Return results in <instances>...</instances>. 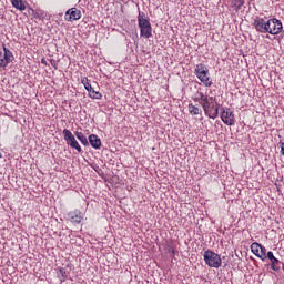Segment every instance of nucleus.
Listing matches in <instances>:
<instances>
[{"label": "nucleus", "mask_w": 284, "mask_h": 284, "mask_svg": "<svg viewBox=\"0 0 284 284\" xmlns=\"http://www.w3.org/2000/svg\"><path fill=\"white\" fill-rule=\"evenodd\" d=\"M138 26L140 28V37L144 39H150L152 37V23H150V18H145V16L139 12L138 16Z\"/></svg>", "instance_id": "obj_3"}, {"label": "nucleus", "mask_w": 284, "mask_h": 284, "mask_svg": "<svg viewBox=\"0 0 284 284\" xmlns=\"http://www.w3.org/2000/svg\"><path fill=\"white\" fill-rule=\"evenodd\" d=\"M65 21H79L81 19V10L77 8H71L65 12Z\"/></svg>", "instance_id": "obj_11"}, {"label": "nucleus", "mask_w": 284, "mask_h": 284, "mask_svg": "<svg viewBox=\"0 0 284 284\" xmlns=\"http://www.w3.org/2000/svg\"><path fill=\"white\" fill-rule=\"evenodd\" d=\"M89 143L94 148V150H99V148H101V139H99V135H89Z\"/></svg>", "instance_id": "obj_14"}, {"label": "nucleus", "mask_w": 284, "mask_h": 284, "mask_svg": "<svg viewBox=\"0 0 284 284\" xmlns=\"http://www.w3.org/2000/svg\"><path fill=\"white\" fill-rule=\"evenodd\" d=\"M203 258L207 267H214L215 270H219V267L223 265V260H221V255L212 250H206L203 254Z\"/></svg>", "instance_id": "obj_4"}, {"label": "nucleus", "mask_w": 284, "mask_h": 284, "mask_svg": "<svg viewBox=\"0 0 284 284\" xmlns=\"http://www.w3.org/2000/svg\"><path fill=\"white\" fill-rule=\"evenodd\" d=\"M283 32V22L276 18H271L266 23V34H281Z\"/></svg>", "instance_id": "obj_6"}, {"label": "nucleus", "mask_w": 284, "mask_h": 284, "mask_svg": "<svg viewBox=\"0 0 284 284\" xmlns=\"http://www.w3.org/2000/svg\"><path fill=\"white\" fill-rule=\"evenodd\" d=\"M234 6L236 10H241V8H243V0H234Z\"/></svg>", "instance_id": "obj_22"}, {"label": "nucleus", "mask_w": 284, "mask_h": 284, "mask_svg": "<svg viewBox=\"0 0 284 284\" xmlns=\"http://www.w3.org/2000/svg\"><path fill=\"white\" fill-rule=\"evenodd\" d=\"M58 278H60L61 283H65V281L68 278V272L65 271V268H63V267L59 268Z\"/></svg>", "instance_id": "obj_18"}, {"label": "nucleus", "mask_w": 284, "mask_h": 284, "mask_svg": "<svg viewBox=\"0 0 284 284\" xmlns=\"http://www.w3.org/2000/svg\"><path fill=\"white\" fill-rule=\"evenodd\" d=\"M260 250H261V244H260V243L254 242V243L251 244V252H252L255 256H257V258H258V256H260V254H258Z\"/></svg>", "instance_id": "obj_19"}, {"label": "nucleus", "mask_w": 284, "mask_h": 284, "mask_svg": "<svg viewBox=\"0 0 284 284\" xmlns=\"http://www.w3.org/2000/svg\"><path fill=\"white\" fill-rule=\"evenodd\" d=\"M11 6H13L16 10H20V12L26 10V2H23V0H11Z\"/></svg>", "instance_id": "obj_16"}, {"label": "nucleus", "mask_w": 284, "mask_h": 284, "mask_svg": "<svg viewBox=\"0 0 284 284\" xmlns=\"http://www.w3.org/2000/svg\"><path fill=\"white\" fill-rule=\"evenodd\" d=\"M267 21H268L267 18L257 17L254 19L253 26L257 32H261L262 34H266Z\"/></svg>", "instance_id": "obj_10"}, {"label": "nucleus", "mask_w": 284, "mask_h": 284, "mask_svg": "<svg viewBox=\"0 0 284 284\" xmlns=\"http://www.w3.org/2000/svg\"><path fill=\"white\" fill-rule=\"evenodd\" d=\"M74 135L80 141V143H82V145H89L88 138L85 136V134H83V132L77 131Z\"/></svg>", "instance_id": "obj_17"}, {"label": "nucleus", "mask_w": 284, "mask_h": 284, "mask_svg": "<svg viewBox=\"0 0 284 284\" xmlns=\"http://www.w3.org/2000/svg\"><path fill=\"white\" fill-rule=\"evenodd\" d=\"M51 65H53L55 68V70H57V61L51 60Z\"/></svg>", "instance_id": "obj_26"}, {"label": "nucleus", "mask_w": 284, "mask_h": 284, "mask_svg": "<svg viewBox=\"0 0 284 284\" xmlns=\"http://www.w3.org/2000/svg\"><path fill=\"white\" fill-rule=\"evenodd\" d=\"M221 121L224 125H236V116L234 115V111L230 108H223L221 113Z\"/></svg>", "instance_id": "obj_7"}, {"label": "nucleus", "mask_w": 284, "mask_h": 284, "mask_svg": "<svg viewBox=\"0 0 284 284\" xmlns=\"http://www.w3.org/2000/svg\"><path fill=\"white\" fill-rule=\"evenodd\" d=\"M68 220L71 223L79 224V223H81V221H83V212H81L79 210L71 211L68 213Z\"/></svg>", "instance_id": "obj_12"}, {"label": "nucleus", "mask_w": 284, "mask_h": 284, "mask_svg": "<svg viewBox=\"0 0 284 284\" xmlns=\"http://www.w3.org/2000/svg\"><path fill=\"white\" fill-rule=\"evenodd\" d=\"M202 108L204 110L205 116L209 119H217L219 110L221 109V104L216 101V97H210L203 104Z\"/></svg>", "instance_id": "obj_1"}, {"label": "nucleus", "mask_w": 284, "mask_h": 284, "mask_svg": "<svg viewBox=\"0 0 284 284\" xmlns=\"http://www.w3.org/2000/svg\"><path fill=\"white\" fill-rule=\"evenodd\" d=\"M271 270H273L274 272H278V270H281V261H278V258H274L271 260Z\"/></svg>", "instance_id": "obj_20"}, {"label": "nucleus", "mask_w": 284, "mask_h": 284, "mask_svg": "<svg viewBox=\"0 0 284 284\" xmlns=\"http://www.w3.org/2000/svg\"><path fill=\"white\" fill-rule=\"evenodd\" d=\"M194 74L205 85V88H212V78H210V69L203 63L196 64Z\"/></svg>", "instance_id": "obj_2"}, {"label": "nucleus", "mask_w": 284, "mask_h": 284, "mask_svg": "<svg viewBox=\"0 0 284 284\" xmlns=\"http://www.w3.org/2000/svg\"><path fill=\"white\" fill-rule=\"evenodd\" d=\"M281 154L284 156V142H281Z\"/></svg>", "instance_id": "obj_24"}, {"label": "nucleus", "mask_w": 284, "mask_h": 284, "mask_svg": "<svg viewBox=\"0 0 284 284\" xmlns=\"http://www.w3.org/2000/svg\"><path fill=\"white\" fill-rule=\"evenodd\" d=\"M41 63H42V65H48V61L45 60V58L41 59Z\"/></svg>", "instance_id": "obj_25"}, {"label": "nucleus", "mask_w": 284, "mask_h": 284, "mask_svg": "<svg viewBox=\"0 0 284 284\" xmlns=\"http://www.w3.org/2000/svg\"><path fill=\"white\" fill-rule=\"evenodd\" d=\"M14 55L6 45H3V52H0V68H7L9 63H12Z\"/></svg>", "instance_id": "obj_9"}, {"label": "nucleus", "mask_w": 284, "mask_h": 284, "mask_svg": "<svg viewBox=\"0 0 284 284\" xmlns=\"http://www.w3.org/2000/svg\"><path fill=\"white\" fill-rule=\"evenodd\" d=\"M266 258H268L270 261H274L276 257L274 256V253L272 251H268L266 254Z\"/></svg>", "instance_id": "obj_23"}, {"label": "nucleus", "mask_w": 284, "mask_h": 284, "mask_svg": "<svg viewBox=\"0 0 284 284\" xmlns=\"http://www.w3.org/2000/svg\"><path fill=\"white\" fill-rule=\"evenodd\" d=\"M189 114H191L192 116H199V114H202V110L201 108L194 105L193 103H190L189 106Z\"/></svg>", "instance_id": "obj_15"}, {"label": "nucleus", "mask_w": 284, "mask_h": 284, "mask_svg": "<svg viewBox=\"0 0 284 284\" xmlns=\"http://www.w3.org/2000/svg\"><path fill=\"white\" fill-rule=\"evenodd\" d=\"M81 83L84 85L85 90L89 92L90 99H97L98 101H101L103 99V94H101V92L94 91L88 78H82Z\"/></svg>", "instance_id": "obj_8"}, {"label": "nucleus", "mask_w": 284, "mask_h": 284, "mask_svg": "<svg viewBox=\"0 0 284 284\" xmlns=\"http://www.w3.org/2000/svg\"><path fill=\"white\" fill-rule=\"evenodd\" d=\"M258 254H260L258 258H261V261H265L267 258V248H265V246L261 245Z\"/></svg>", "instance_id": "obj_21"}, {"label": "nucleus", "mask_w": 284, "mask_h": 284, "mask_svg": "<svg viewBox=\"0 0 284 284\" xmlns=\"http://www.w3.org/2000/svg\"><path fill=\"white\" fill-rule=\"evenodd\" d=\"M210 97L201 91H197L194 97H193V101H195V103H200V105H202Z\"/></svg>", "instance_id": "obj_13"}, {"label": "nucleus", "mask_w": 284, "mask_h": 284, "mask_svg": "<svg viewBox=\"0 0 284 284\" xmlns=\"http://www.w3.org/2000/svg\"><path fill=\"white\" fill-rule=\"evenodd\" d=\"M62 134L64 136V141L67 142V145H69L73 150H77L79 154L83 152V149H81V144H79V141H77V138H74V134H72V131L64 129L62 131Z\"/></svg>", "instance_id": "obj_5"}]
</instances>
